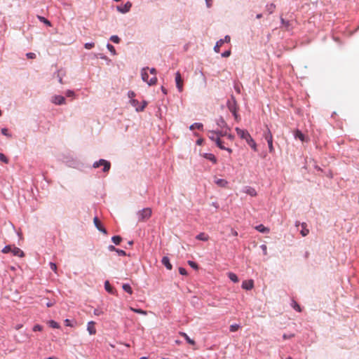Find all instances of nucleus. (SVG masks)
<instances>
[{
	"mask_svg": "<svg viewBox=\"0 0 359 359\" xmlns=\"http://www.w3.org/2000/svg\"><path fill=\"white\" fill-rule=\"evenodd\" d=\"M101 165H103V172H107L110 170V162L104 159H100L99 161L94 162L93 164V167L94 168H97Z\"/></svg>",
	"mask_w": 359,
	"mask_h": 359,
	"instance_id": "5",
	"label": "nucleus"
},
{
	"mask_svg": "<svg viewBox=\"0 0 359 359\" xmlns=\"http://www.w3.org/2000/svg\"><path fill=\"white\" fill-rule=\"evenodd\" d=\"M188 264L193 269H198V264L194 262V261H191V260H189L188 261Z\"/></svg>",
	"mask_w": 359,
	"mask_h": 359,
	"instance_id": "43",
	"label": "nucleus"
},
{
	"mask_svg": "<svg viewBox=\"0 0 359 359\" xmlns=\"http://www.w3.org/2000/svg\"><path fill=\"white\" fill-rule=\"evenodd\" d=\"M246 142L255 151H257V144L252 137L247 140Z\"/></svg>",
	"mask_w": 359,
	"mask_h": 359,
	"instance_id": "25",
	"label": "nucleus"
},
{
	"mask_svg": "<svg viewBox=\"0 0 359 359\" xmlns=\"http://www.w3.org/2000/svg\"><path fill=\"white\" fill-rule=\"evenodd\" d=\"M260 248L262 250L263 254L264 255H267V247L265 244H262L260 245Z\"/></svg>",
	"mask_w": 359,
	"mask_h": 359,
	"instance_id": "50",
	"label": "nucleus"
},
{
	"mask_svg": "<svg viewBox=\"0 0 359 359\" xmlns=\"http://www.w3.org/2000/svg\"><path fill=\"white\" fill-rule=\"evenodd\" d=\"M180 334L185 339L187 342L189 344H195L194 340L191 339L185 332H180Z\"/></svg>",
	"mask_w": 359,
	"mask_h": 359,
	"instance_id": "32",
	"label": "nucleus"
},
{
	"mask_svg": "<svg viewBox=\"0 0 359 359\" xmlns=\"http://www.w3.org/2000/svg\"><path fill=\"white\" fill-rule=\"evenodd\" d=\"M243 191L245 193L248 195H250V196H257V191L256 190L250 186H246L243 188Z\"/></svg>",
	"mask_w": 359,
	"mask_h": 359,
	"instance_id": "16",
	"label": "nucleus"
},
{
	"mask_svg": "<svg viewBox=\"0 0 359 359\" xmlns=\"http://www.w3.org/2000/svg\"><path fill=\"white\" fill-rule=\"evenodd\" d=\"M294 336V334H283V339L285 340V339H289L293 337Z\"/></svg>",
	"mask_w": 359,
	"mask_h": 359,
	"instance_id": "56",
	"label": "nucleus"
},
{
	"mask_svg": "<svg viewBox=\"0 0 359 359\" xmlns=\"http://www.w3.org/2000/svg\"><path fill=\"white\" fill-rule=\"evenodd\" d=\"M1 133H2V135H4L5 136H7V137H11V135L10 133H8V131L7 128H2L1 129Z\"/></svg>",
	"mask_w": 359,
	"mask_h": 359,
	"instance_id": "49",
	"label": "nucleus"
},
{
	"mask_svg": "<svg viewBox=\"0 0 359 359\" xmlns=\"http://www.w3.org/2000/svg\"><path fill=\"white\" fill-rule=\"evenodd\" d=\"M228 277L229 278L233 283H238L239 281L238 280V278L237 276V275L234 273H232V272H229L228 273Z\"/></svg>",
	"mask_w": 359,
	"mask_h": 359,
	"instance_id": "29",
	"label": "nucleus"
},
{
	"mask_svg": "<svg viewBox=\"0 0 359 359\" xmlns=\"http://www.w3.org/2000/svg\"><path fill=\"white\" fill-rule=\"evenodd\" d=\"M75 95V93L72 90H67L66 91V96L68 97H73Z\"/></svg>",
	"mask_w": 359,
	"mask_h": 359,
	"instance_id": "46",
	"label": "nucleus"
},
{
	"mask_svg": "<svg viewBox=\"0 0 359 359\" xmlns=\"http://www.w3.org/2000/svg\"><path fill=\"white\" fill-rule=\"evenodd\" d=\"M95 322L94 321H90L88 323L87 325V330L90 334H96V329L95 327Z\"/></svg>",
	"mask_w": 359,
	"mask_h": 359,
	"instance_id": "18",
	"label": "nucleus"
},
{
	"mask_svg": "<svg viewBox=\"0 0 359 359\" xmlns=\"http://www.w3.org/2000/svg\"><path fill=\"white\" fill-rule=\"evenodd\" d=\"M148 70L149 67H143L141 69V78L142 80L144 82H146L149 86H154L157 83V78L156 76H153L150 79H149V74H148Z\"/></svg>",
	"mask_w": 359,
	"mask_h": 359,
	"instance_id": "1",
	"label": "nucleus"
},
{
	"mask_svg": "<svg viewBox=\"0 0 359 359\" xmlns=\"http://www.w3.org/2000/svg\"><path fill=\"white\" fill-rule=\"evenodd\" d=\"M48 325L50 327L52 328H55V329H58L60 328V325L55 322V320H50L49 322H48Z\"/></svg>",
	"mask_w": 359,
	"mask_h": 359,
	"instance_id": "36",
	"label": "nucleus"
},
{
	"mask_svg": "<svg viewBox=\"0 0 359 359\" xmlns=\"http://www.w3.org/2000/svg\"><path fill=\"white\" fill-rule=\"evenodd\" d=\"M203 156L205 158L212 162L214 164L217 163V158L214 154H212L211 153H205L203 154Z\"/></svg>",
	"mask_w": 359,
	"mask_h": 359,
	"instance_id": "21",
	"label": "nucleus"
},
{
	"mask_svg": "<svg viewBox=\"0 0 359 359\" xmlns=\"http://www.w3.org/2000/svg\"><path fill=\"white\" fill-rule=\"evenodd\" d=\"M50 268L52 271H53L55 273L57 272V265L54 262H50L49 263Z\"/></svg>",
	"mask_w": 359,
	"mask_h": 359,
	"instance_id": "47",
	"label": "nucleus"
},
{
	"mask_svg": "<svg viewBox=\"0 0 359 359\" xmlns=\"http://www.w3.org/2000/svg\"><path fill=\"white\" fill-rule=\"evenodd\" d=\"M276 9V5L273 3L267 4L266 6V10L269 13V14H272Z\"/></svg>",
	"mask_w": 359,
	"mask_h": 359,
	"instance_id": "28",
	"label": "nucleus"
},
{
	"mask_svg": "<svg viewBox=\"0 0 359 359\" xmlns=\"http://www.w3.org/2000/svg\"><path fill=\"white\" fill-rule=\"evenodd\" d=\"M152 214V210L150 208H143L137 212V216L138 218V222H145L149 219Z\"/></svg>",
	"mask_w": 359,
	"mask_h": 359,
	"instance_id": "2",
	"label": "nucleus"
},
{
	"mask_svg": "<svg viewBox=\"0 0 359 359\" xmlns=\"http://www.w3.org/2000/svg\"><path fill=\"white\" fill-rule=\"evenodd\" d=\"M195 128L202 130L203 129V125L201 123H194L189 126L191 130Z\"/></svg>",
	"mask_w": 359,
	"mask_h": 359,
	"instance_id": "30",
	"label": "nucleus"
},
{
	"mask_svg": "<svg viewBox=\"0 0 359 359\" xmlns=\"http://www.w3.org/2000/svg\"><path fill=\"white\" fill-rule=\"evenodd\" d=\"M108 250L109 251H115L116 252V248L114 245H110L108 246Z\"/></svg>",
	"mask_w": 359,
	"mask_h": 359,
	"instance_id": "63",
	"label": "nucleus"
},
{
	"mask_svg": "<svg viewBox=\"0 0 359 359\" xmlns=\"http://www.w3.org/2000/svg\"><path fill=\"white\" fill-rule=\"evenodd\" d=\"M130 104L135 108L137 111H142L146 107L147 102L146 101H143L142 104H140L137 100L131 99L130 100Z\"/></svg>",
	"mask_w": 359,
	"mask_h": 359,
	"instance_id": "6",
	"label": "nucleus"
},
{
	"mask_svg": "<svg viewBox=\"0 0 359 359\" xmlns=\"http://www.w3.org/2000/svg\"><path fill=\"white\" fill-rule=\"evenodd\" d=\"M254 287V281L252 280H244L242 283V288L246 290H250Z\"/></svg>",
	"mask_w": 359,
	"mask_h": 359,
	"instance_id": "15",
	"label": "nucleus"
},
{
	"mask_svg": "<svg viewBox=\"0 0 359 359\" xmlns=\"http://www.w3.org/2000/svg\"><path fill=\"white\" fill-rule=\"evenodd\" d=\"M216 137V135H213L212 133H209V135H208V137L212 141L213 140H215Z\"/></svg>",
	"mask_w": 359,
	"mask_h": 359,
	"instance_id": "64",
	"label": "nucleus"
},
{
	"mask_svg": "<svg viewBox=\"0 0 359 359\" xmlns=\"http://www.w3.org/2000/svg\"><path fill=\"white\" fill-rule=\"evenodd\" d=\"M149 72H150L151 74H153V75H154V76H156V73H157V71H156V69L155 68H153V67H152V68H151V69H149Z\"/></svg>",
	"mask_w": 359,
	"mask_h": 359,
	"instance_id": "59",
	"label": "nucleus"
},
{
	"mask_svg": "<svg viewBox=\"0 0 359 359\" xmlns=\"http://www.w3.org/2000/svg\"><path fill=\"white\" fill-rule=\"evenodd\" d=\"M294 137L296 139H299L302 142L305 141V136L299 130H297L294 132Z\"/></svg>",
	"mask_w": 359,
	"mask_h": 359,
	"instance_id": "26",
	"label": "nucleus"
},
{
	"mask_svg": "<svg viewBox=\"0 0 359 359\" xmlns=\"http://www.w3.org/2000/svg\"><path fill=\"white\" fill-rule=\"evenodd\" d=\"M3 253H8L11 252L14 256H18L20 257H24L25 254L23 251L17 247H12L11 245H6L1 250Z\"/></svg>",
	"mask_w": 359,
	"mask_h": 359,
	"instance_id": "4",
	"label": "nucleus"
},
{
	"mask_svg": "<svg viewBox=\"0 0 359 359\" xmlns=\"http://www.w3.org/2000/svg\"><path fill=\"white\" fill-rule=\"evenodd\" d=\"M132 7V3L127 1L123 6H117L116 10L121 13H126L130 11Z\"/></svg>",
	"mask_w": 359,
	"mask_h": 359,
	"instance_id": "10",
	"label": "nucleus"
},
{
	"mask_svg": "<svg viewBox=\"0 0 359 359\" xmlns=\"http://www.w3.org/2000/svg\"><path fill=\"white\" fill-rule=\"evenodd\" d=\"M302 230L300 231V233L302 236H306L309 233V230L307 228V224L305 222L301 223Z\"/></svg>",
	"mask_w": 359,
	"mask_h": 359,
	"instance_id": "23",
	"label": "nucleus"
},
{
	"mask_svg": "<svg viewBox=\"0 0 359 359\" xmlns=\"http://www.w3.org/2000/svg\"><path fill=\"white\" fill-rule=\"evenodd\" d=\"M216 124L220 129H226L229 130V126H227L226 121L223 118V117L220 116L216 119Z\"/></svg>",
	"mask_w": 359,
	"mask_h": 359,
	"instance_id": "13",
	"label": "nucleus"
},
{
	"mask_svg": "<svg viewBox=\"0 0 359 359\" xmlns=\"http://www.w3.org/2000/svg\"><path fill=\"white\" fill-rule=\"evenodd\" d=\"M175 80L176 83V87L178 91L182 92L183 90V81L181 74L179 72H176Z\"/></svg>",
	"mask_w": 359,
	"mask_h": 359,
	"instance_id": "9",
	"label": "nucleus"
},
{
	"mask_svg": "<svg viewBox=\"0 0 359 359\" xmlns=\"http://www.w3.org/2000/svg\"><path fill=\"white\" fill-rule=\"evenodd\" d=\"M264 136L267 142L273 141V136L269 129H267L264 133Z\"/></svg>",
	"mask_w": 359,
	"mask_h": 359,
	"instance_id": "27",
	"label": "nucleus"
},
{
	"mask_svg": "<svg viewBox=\"0 0 359 359\" xmlns=\"http://www.w3.org/2000/svg\"><path fill=\"white\" fill-rule=\"evenodd\" d=\"M95 46L94 42H88L84 44V47L86 49H90Z\"/></svg>",
	"mask_w": 359,
	"mask_h": 359,
	"instance_id": "45",
	"label": "nucleus"
},
{
	"mask_svg": "<svg viewBox=\"0 0 359 359\" xmlns=\"http://www.w3.org/2000/svg\"><path fill=\"white\" fill-rule=\"evenodd\" d=\"M104 288L106 291H107L110 294H114V289L110 285L109 282L108 280H106L104 282Z\"/></svg>",
	"mask_w": 359,
	"mask_h": 359,
	"instance_id": "34",
	"label": "nucleus"
},
{
	"mask_svg": "<svg viewBox=\"0 0 359 359\" xmlns=\"http://www.w3.org/2000/svg\"><path fill=\"white\" fill-rule=\"evenodd\" d=\"M236 131L237 133V135L241 138V139H243L245 140V141H247V140H248L251 135H250V133H248V130H243V129H241L239 128H236Z\"/></svg>",
	"mask_w": 359,
	"mask_h": 359,
	"instance_id": "11",
	"label": "nucleus"
},
{
	"mask_svg": "<svg viewBox=\"0 0 359 359\" xmlns=\"http://www.w3.org/2000/svg\"><path fill=\"white\" fill-rule=\"evenodd\" d=\"M116 252L118 256H126V252L123 250L116 249Z\"/></svg>",
	"mask_w": 359,
	"mask_h": 359,
	"instance_id": "53",
	"label": "nucleus"
},
{
	"mask_svg": "<svg viewBox=\"0 0 359 359\" xmlns=\"http://www.w3.org/2000/svg\"><path fill=\"white\" fill-rule=\"evenodd\" d=\"M23 327V325L21 324V323H19V324H17L16 325H15V329L17 330H20L22 327Z\"/></svg>",
	"mask_w": 359,
	"mask_h": 359,
	"instance_id": "62",
	"label": "nucleus"
},
{
	"mask_svg": "<svg viewBox=\"0 0 359 359\" xmlns=\"http://www.w3.org/2000/svg\"><path fill=\"white\" fill-rule=\"evenodd\" d=\"M216 145L220 149H225L226 147L224 146L223 144V142L220 140H219V142H217V144H216Z\"/></svg>",
	"mask_w": 359,
	"mask_h": 359,
	"instance_id": "52",
	"label": "nucleus"
},
{
	"mask_svg": "<svg viewBox=\"0 0 359 359\" xmlns=\"http://www.w3.org/2000/svg\"><path fill=\"white\" fill-rule=\"evenodd\" d=\"M255 229L262 233H268L269 232V229L264 226L263 224L257 225Z\"/></svg>",
	"mask_w": 359,
	"mask_h": 359,
	"instance_id": "24",
	"label": "nucleus"
},
{
	"mask_svg": "<svg viewBox=\"0 0 359 359\" xmlns=\"http://www.w3.org/2000/svg\"><path fill=\"white\" fill-rule=\"evenodd\" d=\"M240 327V325L238 324H233L230 325L229 330L231 332H236L238 330Z\"/></svg>",
	"mask_w": 359,
	"mask_h": 359,
	"instance_id": "41",
	"label": "nucleus"
},
{
	"mask_svg": "<svg viewBox=\"0 0 359 359\" xmlns=\"http://www.w3.org/2000/svg\"><path fill=\"white\" fill-rule=\"evenodd\" d=\"M65 325L66 326H69V327H72V324L71 323L70 320L69 319H66L65 320Z\"/></svg>",
	"mask_w": 359,
	"mask_h": 359,
	"instance_id": "61",
	"label": "nucleus"
},
{
	"mask_svg": "<svg viewBox=\"0 0 359 359\" xmlns=\"http://www.w3.org/2000/svg\"><path fill=\"white\" fill-rule=\"evenodd\" d=\"M130 309L131 311H133V312L136 313L142 314V315H146L147 314V311H144V310L140 309H135V308L130 307Z\"/></svg>",
	"mask_w": 359,
	"mask_h": 359,
	"instance_id": "37",
	"label": "nucleus"
},
{
	"mask_svg": "<svg viewBox=\"0 0 359 359\" xmlns=\"http://www.w3.org/2000/svg\"><path fill=\"white\" fill-rule=\"evenodd\" d=\"M179 273H180L181 275H182V276H185V275H187V270H186L184 268H183V267H180V268H179Z\"/></svg>",
	"mask_w": 359,
	"mask_h": 359,
	"instance_id": "51",
	"label": "nucleus"
},
{
	"mask_svg": "<svg viewBox=\"0 0 359 359\" xmlns=\"http://www.w3.org/2000/svg\"><path fill=\"white\" fill-rule=\"evenodd\" d=\"M293 304H294V306H293L294 309L297 311H301L299 305L296 302H294Z\"/></svg>",
	"mask_w": 359,
	"mask_h": 359,
	"instance_id": "57",
	"label": "nucleus"
},
{
	"mask_svg": "<svg viewBox=\"0 0 359 359\" xmlns=\"http://www.w3.org/2000/svg\"><path fill=\"white\" fill-rule=\"evenodd\" d=\"M107 48L110 51V53L112 55H115L116 54V51L114 47L111 44L108 43L107 44Z\"/></svg>",
	"mask_w": 359,
	"mask_h": 359,
	"instance_id": "39",
	"label": "nucleus"
},
{
	"mask_svg": "<svg viewBox=\"0 0 359 359\" xmlns=\"http://www.w3.org/2000/svg\"><path fill=\"white\" fill-rule=\"evenodd\" d=\"M226 106H227L229 110L232 113L234 118L236 119L238 118L237 102H236L235 97L233 95H231V97L227 100Z\"/></svg>",
	"mask_w": 359,
	"mask_h": 359,
	"instance_id": "3",
	"label": "nucleus"
},
{
	"mask_svg": "<svg viewBox=\"0 0 359 359\" xmlns=\"http://www.w3.org/2000/svg\"><path fill=\"white\" fill-rule=\"evenodd\" d=\"M227 130L226 129H220L217 130H210L209 131L210 133H212L213 135H216L217 136L219 137L220 138L222 137H224L227 135Z\"/></svg>",
	"mask_w": 359,
	"mask_h": 359,
	"instance_id": "17",
	"label": "nucleus"
},
{
	"mask_svg": "<svg viewBox=\"0 0 359 359\" xmlns=\"http://www.w3.org/2000/svg\"><path fill=\"white\" fill-rule=\"evenodd\" d=\"M111 241L115 245H118L122 241V238L120 236H114L111 238Z\"/></svg>",
	"mask_w": 359,
	"mask_h": 359,
	"instance_id": "35",
	"label": "nucleus"
},
{
	"mask_svg": "<svg viewBox=\"0 0 359 359\" xmlns=\"http://www.w3.org/2000/svg\"><path fill=\"white\" fill-rule=\"evenodd\" d=\"M109 39L115 43H118L120 42V38L117 35H112Z\"/></svg>",
	"mask_w": 359,
	"mask_h": 359,
	"instance_id": "40",
	"label": "nucleus"
},
{
	"mask_svg": "<svg viewBox=\"0 0 359 359\" xmlns=\"http://www.w3.org/2000/svg\"><path fill=\"white\" fill-rule=\"evenodd\" d=\"M26 56L28 59H34L36 57V54L34 53H27Z\"/></svg>",
	"mask_w": 359,
	"mask_h": 359,
	"instance_id": "54",
	"label": "nucleus"
},
{
	"mask_svg": "<svg viewBox=\"0 0 359 359\" xmlns=\"http://www.w3.org/2000/svg\"><path fill=\"white\" fill-rule=\"evenodd\" d=\"M161 263L166 267L167 269L171 270L172 266L170 262V259L168 257L165 256L162 258Z\"/></svg>",
	"mask_w": 359,
	"mask_h": 359,
	"instance_id": "22",
	"label": "nucleus"
},
{
	"mask_svg": "<svg viewBox=\"0 0 359 359\" xmlns=\"http://www.w3.org/2000/svg\"><path fill=\"white\" fill-rule=\"evenodd\" d=\"M230 41V36L229 35H226L224 39H221L217 41L215 46H214V51L216 53H219V48L223 46L224 43H229Z\"/></svg>",
	"mask_w": 359,
	"mask_h": 359,
	"instance_id": "7",
	"label": "nucleus"
},
{
	"mask_svg": "<svg viewBox=\"0 0 359 359\" xmlns=\"http://www.w3.org/2000/svg\"><path fill=\"white\" fill-rule=\"evenodd\" d=\"M205 4L208 8H210L212 6V0H205Z\"/></svg>",
	"mask_w": 359,
	"mask_h": 359,
	"instance_id": "60",
	"label": "nucleus"
},
{
	"mask_svg": "<svg viewBox=\"0 0 359 359\" xmlns=\"http://www.w3.org/2000/svg\"><path fill=\"white\" fill-rule=\"evenodd\" d=\"M32 330L34 332H41L43 330V326L41 325H35L33 327H32Z\"/></svg>",
	"mask_w": 359,
	"mask_h": 359,
	"instance_id": "42",
	"label": "nucleus"
},
{
	"mask_svg": "<svg viewBox=\"0 0 359 359\" xmlns=\"http://www.w3.org/2000/svg\"><path fill=\"white\" fill-rule=\"evenodd\" d=\"M51 102L56 105L65 104V98L62 95H54L51 97Z\"/></svg>",
	"mask_w": 359,
	"mask_h": 359,
	"instance_id": "12",
	"label": "nucleus"
},
{
	"mask_svg": "<svg viewBox=\"0 0 359 359\" xmlns=\"http://www.w3.org/2000/svg\"><path fill=\"white\" fill-rule=\"evenodd\" d=\"M267 143H268V146H269V152L272 153L274 151V148L273 146V141L268 142Z\"/></svg>",
	"mask_w": 359,
	"mask_h": 359,
	"instance_id": "55",
	"label": "nucleus"
},
{
	"mask_svg": "<svg viewBox=\"0 0 359 359\" xmlns=\"http://www.w3.org/2000/svg\"><path fill=\"white\" fill-rule=\"evenodd\" d=\"M128 97L131 99H134L133 97L135 96V93L133 91H128Z\"/></svg>",
	"mask_w": 359,
	"mask_h": 359,
	"instance_id": "58",
	"label": "nucleus"
},
{
	"mask_svg": "<svg viewBox=\"0 0 359 359\" xmlns=\"http://www.w3.org/2000/svg\"><path fill=\"white\" fill-rule=\"evenodd\" d=\"M215 183L219 187H226L228 184V182L224 179H217L215 178Z\"/></svg>",
	"mask_w": 359,
	"mask_h": 359,
	"instance_id": "20",
	"label": "nucleus"
},
{
	"mask_svg": "<svg viewBox=\"0 0 359 359\" xmlns=\"http://www.w3.org/2000/svg\"><path fill=\"white\" fill-rule=\"evenodd\" d=\"M196 238L199 241H207L209 237L205 233H200L196 236Z\"/></svg>",
	"mask_w": 359,
	"mask_h": 359,
	"instance_id": "31",
	"label": "nucleus"
},
{
	"mask_svg": "<svg viewBox=\"0 0 359 359\" xmlns=\"http://www.w3.org/2000/svg\"><path fill=\"white\" fill-rule=\"evenodd\" d=\"M93 222L96 228L101 232L104 233V234L107 233V231L104 227H103L101 224L100 221L97 218V217H95L93 219Z\"/></svg>",
	"mask_w": 359,
	"mask_h": 359,
	"instance_id": "14",
	"label": "nucleus"
},
{
	"mask_svg": "<svg viewBox=\"0 0 359 359\" xmlns=\"http://www.w3.org/2000/svg\"><path fill=\"white\" fill-rule=\"evenodd\" d=\"M38 18L41 22H43L45 25H46L49 27L51 26L50 22L48 20H47L46 18L38 15Z\"/></svg>",
	"mask_w": 359,
	"mask_h": 359,
	"instance_id": "38",
	"label": "nucleus"
},
{
	"mask_svg": "<svg viewBox=\"0 0 359 359\" xmlns=\"http://www.w3.org/2000/svg\"><path fill=\"white\" fill-rule=\"evenodd\" d=\"M122 288L123 290L130 294H133V290L130 287V285L128 284V283H124L123 285H122Z\"/></svg>",
	"mask_w": 359,
	"mask_h": 359,
	"instance_id": "33",
	"label": "nucleus"
},
{
	"mask_svg": "<svg viewBox=\"0 0 359 359\" xmlns=\"http://www.w3.org/2000/svg\"><path fill=\"white\" fill-rule=\"evenodd\" d=\"M231 50H227L223 52L221 54V56L222 57H229L231 55Z\"/></svg>",
	"mask_w": 359,
	"mask_h": 359,
	"instance_id": "48",
	"label": "nucleus"
},
{
	"mask_svg": "<svg viewBox=\"0 0 359 359\" xmlns=\"http://www.w3.org/2000/svg\"><path fill=\"white\" fill-rule=\"evenodd\" d=\"M280 22L285 29V30L290 31L292 29V27L290 21L285 20L282 16H280Z\"/></svg>",
	"mask_w": 359,
	"mask_h": 359,
	"instance_id": "19",
	"label": "nucleus"
},
{
	"mask_svg": "<svg viewBox=\"0 0 359 359\" xmlns=\"http://www.w3.org/2000/svg\"><path fill=\"white\" fill-rule=\"evenodd\" d=\"M0 161H2L4 163H8V158L2 153H0Z\"/></svg>",
	"mask_w": 359,
	"mask_h": 359,
	"instance_id": "44",
	"label": "nucleus"
},
{
	"mask_svg": "<svg viewBox=\"0 0 359 359\" xmlns=\"http://www.w3.org/2000/svg\"><path fill=\"white\" fill-rule=\"evenodd\" d=\"M30 337L29 334L25 332H20L18 334L14 336V340L19 344L23 343L26 339Z\"/></svg>",
	"mask_w": 359,
	"mask_h": 359,
	"instance_id": "8",
	"label": "nucleus"
}]
</instances>
